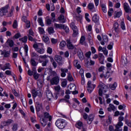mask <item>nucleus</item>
<instances>
[{
  "instance_id": "obj_30",
  "label": "nucleus",
  "mask_w": 131,
  "mask_h": 131,
  "mask_svg": "<svg viewBox=\"0 0 131 131\" xmlns=\"http://www.w3.org/2000/svg\"><path fill=\"white\" fill-rule=\"evenodd\" d=\"M94 118H95V116H94V115H89L88 117V120L90 122V123H89L88 122V123H89V124H91V123H92V121L94 120Z\"/></svg>"
},
{
  "instance_id": "obj_43",
  "label": "nucleus",
  "mask_w": 131,
  "mask_h": 131,
  "mask_svg": "<svg viewBox=\"0 0 131 131\" xmlns=\"http://www.w3.org/2000/svg\"><path fill=\"white\" fill-rule=\"evenodd\" d=\"M48 31L49 34H53V33H54L55 31L54 30V28L50 27L48 29Z\"/></svg>"
},
{
  "instance_id": "obj_49",
  "label": "nucleus",
  "mask_w": 131,
  "mask_h": 131,
  "mask_svg": "<svg viewBox=\"0 0 131 131\" xmlns=\"http://www.w3.org/2000/svg\"><path fill=\"white\" fill-rule=\"evenodd\" d=\"M38 30L39 31V33L40 34H43V33H45V29H43V28H41V27H39L38 28Z\"/></svg>"
},
{
  "instance_id": "obj_40",
  "label": "nucleus",
  "mask_w": 131,
  "mask_h": 131,
  "mask_svg": "<svg viewBox=\"0 0 131 131\" xmlns=\"http://www.w3.org/2000/svg\"><path fill=\"white\" fill-rule=\"evenodd\" d=\"M38 64V63L36 62V61H35V60L33 59H31V64L32 65V66L36 67L37 66Z\"/></svg>"
},
{
  "instance_id": "obj_32",
  "label": "nucleus",
  "mask_w": 131,
  "mask_h": 131,
  "mask_svg": "<svg viewBox=\"0 0 131 131\" xmlns=\"http://www.w3.org/2000/svg\"><path fill=\"white\" fill-rule=\"evenodd\" d=\"M122 15V12L121 11H115V17L116 18H119Z\"/></svg>"
},
{
  "instance_id": "obj_28",
  "label": "nucleus",
  "mask_w": 131,
  "mask_h": 131,
  "mask_svg": "<svg viewBox=\"0 0 131 131\" xmlns=\"http://www.w3.org/2000/svg\"><path fill=\"white\" fill-rule=\"evenodd\" d=\"M27 39H28V37L27 36H25L24 37L19 38V40L21 42H23L24 43H26L27 42Z\"/></svg>"
},
{
  "instance_id": "obj_10",
  "label": "nucleus",
  "mask_w": 131,
  "mask_h": 131,
  "mask_svg": "<svg viewBox=\"0 0 131 131\" xmlns=\"http://www.w3.org/2000/svg\"><path fill=\"white\" fill-rule=\"evenodd\" d=\"M11 70V64L10 63H6L5 64H2L1 70L5 71L7 70Z\"/></svg>"
},
{
  "instance_id": "obj_35",
  "label": "nucleus",
  "mask_w": 131,
  "mask_h": 131,
  "mask_svg": "<svg viewBox=\"0 0 131 131\" xmlns=\"http://www.w3.org/2000/svg\"><path fill=\"white\" fill-rule=\"evenodd\" d=\"M62 29H63V30H65V32H66V33H69V31H70V30H69V27H68L67 26L65 25H63Z\"/></svg>"
},
{
  "instance_id": "obj_25",
  "label": "nucleus",
  "mask_w": 131,
  "mask_h": 131,
  "mask_svg": "<svg viewBox=\"0 0 131 131\" xmlns=\"http://www.w3.org/2000/svg\"><path fill=\"white\" fill-rule=\"evenodd\" d=\"M46 96L48 99L49 100H51L52 98H53V94L52 93V92L50 91L49 90H47L46 91Z\"/></svg>"
},
{
  "instance_id": "obj_29",
  "label": "nucleus",
  "mask_w": 131,
  "mask_h": 131,
  "mask_svg": "<svg viewBox=\"0 0 131 131\" xmlns=\"http://www.w3.org/2000/svg\"><path fill=\"white\" fill-rule=\"evenodd\" d=\"M95 31L96 33H100L101 32V26L99 25H95Z\"/></svg>"
},
{
  "instance_id": "obj_59",
  "label": "nucleus",
  "mask_w": 131,
  "mask_h": 131,
  "mask_svg": "<svg viewBox=\"0 0 131 131\" xmlns=\"http://www.w3.org/2000/svg\"><path fill=\"white\" fill-rule=\"evenodd\" d=\"M121 28L122 29V30H125V25L124 21L121 22Z\"/></svg>"
},
{
  "instance_id": "obj_23",
  "label": "nucleus",
  "mask_w": 131,
  "mask_h": 131,
  "mask_svg": "<svg viewBox=\"0 0 131 131\" xmlns=\"http://www.w3.org/2000/svg\"><path fill=\"white\" fill-rule=\"evenodd\" d=\"M78 57L79 58L81 61H82L84 59V56H83V53L81 50H79L78 51Z\"/></svg>"
},
{
  "instance_id": "obj_56",
  "label": "nucleus",
  "mask_w": 131,
  "mask_h": 131,
  "mask_svg": "<svg viewBox=\"0 0 131 131\" xmlns=\"http://www.w3.org/2000/svg\"><path fill=\"white\" fill-rule=\"evenodd\" d=\"M89 16H90V14L89 13H86L85 14V19L87 22H91V19H89Z\"/></svg>"
},
{
  "instance_id": "obj_16",
  "label": "nucleus",
  "mask_w": 131,
  "mask_h": 131,
  "mask_svg": "<svg viewBox=\"0 0 131 131\" xmlns=\"http://www.w3.org/2000/svg\"><path fill=\"white\" fill-rule=\"evenodd\" d=\"M58 20L59 23H66V18H65V16H64V15L60 14L58 17Z\"/></svg>"
},
{
  "instance_id": "obj_45",
  "label": "nucleus",
  "mask_w": 131,
  "mask_h": 131,
  "mask_svg": "<svg viewBox=\"0 0 131 131\" xmlns=\"http://www.w3.org/2000/svg\"><path fill=\"white\" fill-rule=\"evenodd\" d=\"M52 21H53V20L50 19V18L47 17L46 19V24H47V25H51V24H52Z\"/></svg>"
},
{
  "instance_id": "obj_37",
  "label": "nucleus",
  "mask_w": 131,
  "mask_h": 131,
  "mask_svg": "<svg viewBox=\"0 0 131 131\" xmlns=\"http://www.w3.org/2000/svg\"><path fill=\"white\" fill-rule=\"evenodd\" d=\"M14 8L13 7H12L10 10V11L8 12V14H7L8 17H12L13 16V12L14 11Z\"/></svg>"
},
{
  "instance_id": "obj_22",
  "label": "nucleus",
  "mask_w": 131,
  "mask_h": 131,
  "mask_svg": "<svg viewBox=\"0 0 131 131\" xmlns=\"http://www.w3.org/2000/svg\"><path fill=\"white\" fill-rule=\"evenodd\" d=\"M55 61L58 63L59 65H62V57H61V56H56Z\"/></svg>"
},
{
  "instance_id": "obj_33",
  "label": "nucleus",
  "mask_w": 131,
  "mask_h": 131,
  "mask_svg": "<svg viewBox=\"0 0 131 131\" xmlns=\"http://www.w3.org/2000/svg\"><path fill=\"white\" fill-rule=\"evenodd\" d=\"M37 22L38 23H39L40 26H42V27H43V26H45V24H43V21H42V18L41 17H39L38 18Z\"/></svg>"
},
{
  "instance_id": "obj_46",
  "label": "nucleus",
  "mask_w": 131,
  "mask_h": 131,
  "mask_svg": "<svg viewBox=\"0 0 131 131\" xmlns=\"http://www.w3.org/2000/svg\"><path fill=\"white\" fill-rule=\"evenodd\" d=\"M54 27L55 28H57V29L59 28L60 29H62L63 28V25L54 24Z\"/></svg>"
},
{
  "instance_id": "obj_12",
  "label": "nucleus",
  "mask_w": 131,
  "mask_h": 131,
  "mask_svg": "<svg viewBox=\"0 0 131 131\" xmlns=\"http://www.w3.org/2000/svg\"><path fill=\"white\" fill-rule=\"evenodd\" d=\"M113 29L116 33H119L120 31L119 30V24L117 22H115L113 25Z\"/></svg>"
},
{
  "instance_id": "obj_24",
  "label": "nucleus",
  "mask_w": 131,
  "mask_h": 131,
  "mask_svg": "<svg viewBox=\"0 0 131 131\" xmlns=\"http://www.w3.org/2000/svg\"><path fill=\"white\" fill-rule=\"evenodd\" d=\"M43 118H45V119H47V118H48L49 121H52V116L50 115V114L48 112H45L44 113V117Z\"/></svg>"
},
{
  "instance_id": "obj_1",
  "label": "nucleus",
  "mask_w": 131,
  "mask_h": 131,
  "mask_svg": "<svg viewBox=\"0 0 131 131\" xmlns=\"http://www.w3.org/2000/svg\"><path fill=\"white\" fill-rule=\"evenodd\" d=\"M98 88L99 89L98 94L100 97L103 96V93H106L108 90V86L103 83H100Z\"/></svg>"
},
{
  "instance_id": "obj_36",
  "label": "nucleus",
  "mask_w": 131,
  "mask_h": 131,
  "mask_svg": "<svg viewBox=\"0 0 131 131\" xmlns=\"http://www.w3.org/2000/svg\"><path fill=\"white\" fill-rule=\"evenodd\" d=\"M100 7H101L102 10L103 12V13H107V8L106 7V5L105 4H101Z\"/></svg>"
},
{
  "instance_id": "obj_55",
  "label": "nucleus",
  "mask_w": 131,
  "mask_h": 131,
  "mask_svg": "<svg viewBox=\"0 0 131 131\" xmlns=\"http://www.w3.org/2000/svg\"><path fill=\"white\" fill-rule=\"evenodd\" d=\"M68 79L69 81H72L73 80V77H72V76L71 75V74L70 73H68Z\"/></svg>"
},
{
  "instance_id": "obj_8",
  "label": "nucleus",
  "mask_w": 131,
  "mask_h": 131,
  "mask_svg": "<svg viewBox=\"0 0 131 131\" xmlns=\"http://www.w3.org/2000/svg\"><path fill=\"white\" fill-rule=\"evenodd\" d=\"M54 90L56 91L57 95L59 96H64V90L61 89L60 85L54 86Z\"/></svg>"
},
{
  "instance_id": "obj_51",
  "label": "nucleus",
  "mask_w": 131,
  "mask_h": 131,
  "mask_svg": "<svg viewBox=\"0 0 131 131\" xmlns=\"http://www.w3.org/2000/svg\"><path fill=\"white\" fill-rule=\"evenodd\" d=\"M102 38H103V41H104V42H107L108 39V36L106 35H102Z\"/></svg>"
},
{
  "instance_id": "obj_39",
  "label": "nucleus",
  "mask_w": 131,
  "mask_h": 131,
  "mask_svg": "<svg viewBox=\"0 0 131 131\" xmlns=\"http://www.w3.org/2000/svg\"><path fill=\"white\" fill-rule=\"evenodd\" d=\"M41 46L42 47L43 46V45H42V43H39L38 44L37 43H35L33 45V47L34 48V49H35V50H36L37 49H39V46Z\"/></svg>"
},
{
  "instance_id": "obj_47",
  "label": "nucleus",
  "mask_w": 131,
  "mask_h": 131,
  "mask_svg": "<svg viewBox=\"0 0 131 131\" xmlns=\"http://www.w3.org/2000/svg\"><path fill=\"white\" fill-rule=\"evenodd\" d=\"M51 20H52L53 22H55L56 21V15L55 13H51Z\"/></svg>"
},
{
  "instance_id": "obj_14",
  "label": "nucleus",
  "mask_w": 131,
  "mask_h": 131,
  "mask_svg": "<svg viewBox=\"0 0 131 131\" xmlns=\"http://www.w3.org/2000/svg\"><path fill=\"white\" fill-rule=\"evenodd\" d=\"M92 21L95 22L96 25H99V24H100V23L99 22V16H98L97 14H95L92 17Z\"/></svg>"
},
{
  "instance_id": "obj_54",
  "label": "nucleus",
  "mask_w": 131,
  "mask_h": 131,
  "mask_svg": "<svg viewBox=\"0 0 131 131\" xmlns=\"http://www.w3.org/2000/svg\"><path fill=\"white\" fill-rule=\"evenodd\" d=\"M59 46L60 49H62V48H64V47L66 46V42H65L64 41H62L61 42H60Z\"/></svg>"
},
{
  "instance_id": "obj_48",
  "label": "nucleus",
  "mask_w": 131,
  "mask_h": 131,
  "mask_svg": "<svg viewBox=\"0 0 131 131\" xmlns=\"http://www.w3.org/2000/svg\"><path fill=\"white\" fill-rule=\"evenodd\" d=\"M112 74V73H110V72L107 71L106 74L104 75V78H109Z\"/></svg>"
},
{
  "instance_id": "obj_3",
  "label": "nucleus",
  "mask_w": 131,
  "mask_h": 131,
  "mask_svg": "<svg viewBox=\"0 0 131 131\" xmlns=\"http://www.w3.org/2000/svg\"><path fill=\"white\" fill-rule=\"evenodd\" d=\"M9 10H10V5H7L1 8L0 9V16L3 17V16L7 15V13H8Z\"/></svg>"
},
{
  "instance_id": "obj_38",
  "label": "nucleus",
  "mask_w": 131,
  "mask_h": 131,
  "mask_svg": "<svg viewBox=\"0 0 131 131\" xmlns=\"http://www.w3.org/2000/svg\"><path fill=\"white\" fill-rule=\"evenodd\" d=\"M117 86V83L114 82L113 84H110V88L113 91H114L115 89H116V87Z\"/></svg>"
},
{
  "instance_id": "obj_62",
  "label": "nucleus",
  "mask_w": 131,
  "mask_h": 131,
  "mask_svg": "<svg viewBox=\"0 0 131 131\" xmlns=\"http://www.w3.org/2000/svg\"><path fill=\"white\" fill-rule=\"evenodd\" d=\"M17 129H18V125L14 124L12 127V130L16 131Z\"/></svg>"
},
{
  "instance_id": "obj_41",
  "label": "nucleus",
  "mask_w": 131,
  "mask_h": 131,
  "mask_svg": "<svg viewBox=\"0 0 131 131\" xmlns=\"http://www.w3.org/2000/svg\"><path fill=\"white\" fill-rule=\"evenodd\" d=\"M36 51L39 54H43V53H45V49L42 48H37Z\"/></svg>"
},
{
  "instance_id": "obj_11",
  "label": "nucleus",
  "mask_w": 131,
  "mask_h": 131,
  "mask_svg": "<svg viewBox=\"0 0 131 131\" xmlns=\"http://www.w3.org/2000/svg\"><path fill=\"white\" fill-rule=\"evenodd\" d=\"M67 47L69 50H73L74 49V46L72 44L70 39H67Z\"/></svg>"
},
{
  "instance_id": "obj_44",
  "label": "nucleus",
  "mask_w": 131,
  "mask_h": 131,
  "mask_svg": "<svg viewBox=\"0 0 131 131\" xmlns=\"http://www.w3.org/2000/svg\"><path fill=\"white\" fill-rule=\"evenodd\" d=\"M82 123L81 122H78L76 124V127L77 128H78L79 129H80L81 128V126H82Z\"/></svg>"
},
{
  "instance_id": "obj_26",
  "label": "nucleus",
  "mask_w": 131,
  "mask_h": 131,
  "mask_svg": "<svg viewBox=\"0 0 131 131\" xmlns=\"http://www.w3.org/2000/svg\"><path fill=\"white\" fill-rule=\"evenodd\" d=\"M74 66L77 68V69H80L81 68V66L79 63H78V60H75L73 62Z\"/></svg>"
},
{
  "instance_id": "obj_18",
  "label": "nucleus",
  "mask_w": 131,
  "mask_h": 131,
  "mask_svg": "<svg viewBox=\"0 0 131 131\" xmlns=\"http://www.w3.org/2000/svg\"><path fill=\"white\" fill-rule=\"evenodd\" d=\"M2 55H4L5 58H9L10 55H11V51L7 50H3L2 52Z\"/></svg>"
},
{
  "instance_id": "obj_9",
  "label": "nucleus",
  "mask_w": 131,
  "mask_h": 131,
  "mask_svg": "<svg viewBox=\"0 0 131 131\" xmlns=\"http://www.w3.org/2000/svg\"><path fill=\"white\" fill-rule=\"evenodd\" d=\"M32 97L34 98H36V97H41L42 94H41V91L40 90H36L35 89H33L32 90Z\"/></svg>"
},
{
  "instance_id": "obj_20",
  "label": "nucleus",
  "mask_w": 131,
  "mask_h": 131,
  "mask_svg": "<svg viewBox=\"0 0 131 131\" xmlns=\"http://www.w3.org/2000/svg\"><path fill=\"white\" fill-rule=\"evenodd\" d=\"M43 107H45L46 111L50 112V105L49 102L47 101H45L43 102Z\"/></svg>"
},
{
  "instance_id": "obj_60",
  "label": "nucleus",
  "mask_w": 131,
  "mask_h": 131,
  "mask_svg": "<svg viewBox=\"0 0 131 131\" xmlns=\"http://www.w3.org/2000/svg\"><path fill=\"white\" fill-rule=\"evenodd\" d=\"M49 63V60L48 59H45L44 61L42 62V66L43 67H45V66H47V64Z\"/></svg>"
},
{
  "instance_id": "obj_61",
  "label": "nucleus",
  "mask_w": 131,
  "mask_h": 131,
  "mask_svg": "<svg viewBox=\"0 0 131 131\" xmlns=\"http://www.w3.org/2000/svg\"><path fill=\"white\" fill-rule=\"evenodd\" d=\"M47 53L51 55L53 53V49L51 47H48L47 51Z\"/></svg>"
},
{
  "instance_id": "obj_58",
  "label": "nucleus",
  "mask_w": 131,
  "mask_h": 131,
  "mask_svg": "<svg viewBox=\"0 0 131 131\" xmlns=\"http://www.w3.org/2000/svg\"><path fill=\"white\" fill-rule=\"evenodd\" d=\"M24 51L26 54V56H28V46L27 45H25L24 47Z\"/></svg>"
},
{
  "instance_id": "obj_50",
  "label": "nucleus",
  "mask_w": 131,
  "mask_h": 131,
  "mask_svg": "<svg viewBox=\"0 0 131 131\" xmlns=\"http://www.w3.org/2000/svg\"><path fill=\"white\" fill-rule=\"evenodd\" d=\"M33 77H34V79H35V80L38 79V78L39 77V74L37 73V72L34 73H33Z\"/></svg>"
},
{
  "instance_id": "obj_4",
  "label": "nucleus",
  "mask_w": 131,
  "mask_h": 131,
  "mask_svg": "<svg viewBox=\"0 0 131 131\" xmlns=\"http://www.w3.org/2000/svg\"><path fill=\"white\" fill-rule=\"evenodd\" d=\"M70 27L73 31V37H76V36L78 35V29H77V27L75 26L74 22H72L71 23Z\"/></svg>"
},
{
  "instance_id": "obj_21",
  "label": "nucleus",
  "mask_w": 131,
  "mask_h": 131,
  "mask_svg": "<svg viewBox=\"0 0 131 131\" xmlns=\"http://www.w3.org/2000/svg\"><path fill=\"white\" fill-rule=\"evenodd\" d=\"M88 9L91 11V12H96V10H95V5L94 3H89L88 6Z\"/></svg>"
},
{
  "instance_id": "obj_57",
  "label": "nucleus",
  "mask_w": 131,
  "mask_h": 131,
  "mask_svg": "<svg viewBox=\"0 0 131 131\" xmlns=\"http://www.w3.org/2000/svg\"><path fill=\"white\" fill-rule=\"evenodd\" d=\"M61 85L62 88H66V85H67V81L66 80L62 81Z\"/></svg>"
},
{
  "instance_id": "obj_15",
  "label": "nucleus",
  "mask_w": 131,
  "mask_h": 131,
  "mask_svg": "<svg viewBox=\"0 0 131 131\" xmlns=\"http://www.w3.org/2000/svg\"><path fill=\"white\" fill-rule=\"evenodd\" d=\"M123 125V123H119L116 125V129H115V131H122V128L121 126Z\"/></svg>"
},
{
  "instance_id": "obj_19",
  "label": "nucleus",
  "mask_w": 131,
  "mask_h": 131,
  "mask_svg": "<svg viewBox=\"0 0 131 131\" xmlns=\"http://www.w3.org/2000/svg\"><path fill=\"white\" fill-rule=\"evenodd\" d=\"M60 71L61 72V73L60 75L61 77H65V76H66V73L68 72V69L66 68H61L60 69Z\"/></svg>"
},
{
  "instance_id": "obj_27",
  "label": "nucleus",
  "mask_w": 131,
  "mask_h": 131,
  "mask_svg": "<svg viewBox=\"0 0 131 131\" xmlns=\"http://www.w3.org/2000/svg\"><path fill=\"white\" fill-rule=\"evenodd\" d=\"M42 40L44 41V42H45V43H50V38H49V36L47 35L43 36L42 37Z\"/></svg>"
},
{
  "instance_id": "obj_34",
  "label": "nucleus",
  "mask_w": 131,
  "mask_h": 131,
  "mask_svg": "<svg viewBox=\"0 0 131 131\" xmlns=\"http://www.w3.org/2000/svg\"><path fill=\"white\" fill-rule=\"evenodd\" d=\"M75 19L77 20V21L81 22V20H82V15L80 14L76 15L75 16Z\"/></svg>"
},
{
  "instance_id": "obj_17",
  "label": "nucleus",
  "mask_w": 131,
  "mask_h": 131,
  "mask_svg": "<svg viewBox=\"0 0 131 131\" xmlns=\"http://www.w3.org/2000/svg\"><path fill=\"white\" fill-rule=\"evenodd\" d=\"M123 8L126 13H129L130 7H129V5H128V4H127V3H124L123 4Z\"/></svg>"
},
{
  "instance_id": "obj_52",
  "label": "nucleus",
  "mask_w": 131,
  "mask_h": 131,
  "mask_svg": "<svg viewBox=\"0 0 131 131\" xmlns=\"http://www.w3.org/2000/svg\"><path fill=\"white\" fill-rule=\"evenodd\" d=\"M113 12H114L113 8H110L109 9V11L107 12L108 15L110 17H111L112 16V14H113Z\"/></svg>"
},
{
  "instance_id": "obj_42",
  "label": "nucleus",
  "mask_w": 131,
  "mask_h": 131,
  "mask_svg": "<svg viewBox=\"0 0 131 131\" xmlns=\"http://www.w3.org/2000/svg\"><path fill=\"white\" fill-rule=\"evenodd\" d=\"M7 42H8L9 47H10V48H12V47L14 46V41H13L12 40H8Z\"/></svg>"
},
{
  "instance_id": "obj_7",
  "label": "nucleus",
  "mask_w": 131,
  "mask_h": 131,
  "mask_svg": "<svg viewBox=\"0 0 131 131\" xmlns=\"http://www.w3.org/2000/svg\"><path fill=\"white\" fill-rule=\"evenodd\" d=\"M88 91L89 94H91L92 92L94 91L95 88H96V84H92V81H89L87 83Z\"/></svg>"
},
{
  "instance_id": "obj_5",
  "label": "nucleus",
  "mask_w": 131,
  "mask_h": 131,
  "mask_svg": "<svg viewBox=\"0 0 131 131\" xmlns=\"http://www.w3.org/2000/svg\"><path fill=\"white\" fill-rule=\"evenodd\" d=\"M35 107L37 113H38V112L40 111L41 112H42V111H45V108H43V105H42V103L37 102L35 103Z\"/></svg>"
},
{
  "instance_id": "obj_13",
  "label": "nucleus",
  "mask_w": 131,
  "mask_h": 131,
  "mask_svg": "<svg viewBox=\"0 0 131 131\" xmlns=\"http://www.w3.org/2000/svg\"><path fill=\"white\" fill-rule=\"evenodd\" d=\"M40 123H41L42 126L45 127L48 124V119L45 118H41L40 119Z\"/></svg>"
},
{
  "instance_id": "obj_53",
  "label": "nucleus",
  "mask_w": 131,
  "mask_h": 131,
  "mask_svg": "<svg viewBox=\"0 0 131 131\" xmlns=\"http://www.w3.org/2000/svg\"><path fill=\"white\" fill-rule=\"evenodd\" d=\"M21 34L20 33H17L13 36V38H15V39H18L19 37H21Z\"/></svg>"
},
{
  "instance_id": "obj_64",
  "label": "nucleus",
  "mask_w": 131,
  "mask_h": 131,
  "mask_svg": "<svg viewBox=\"0 0 131 131\" xmlns=\"http://www.w3.org/2000/svg\"><path fill=\"white\" fill-rule=\"evenodd\" d=\"M18 27V24L17 23V20H15L13 22V27L14 29L17 28V27Z\"/></svg>"
},
{
  "instance_id": "obj_31",
  "label": "nucleus",
  "mask_w": 131,
  "mask_h": 131,
  "mask_svg": "<svg viewBox=\"0 0 131 131\" xmlns=\"http://www.w3.org/2000/svg\"><path fill=\"white\" fill-rule=\"evenodd\" d=\"M13 121L12 119H8L7 121H5L4 122V123L5 124L4 125L5 126L10 125L11 124V123H13Z\"/></svg>"
},
{
  "instance_id": "obj_63",
  "label": "nucleus",
  "mask_w": 131,
  "mask_h": 131,
  "mask_svg": "<svg viewBox=\"0 0 131 131\" xmlns=\"http://www.w3.org/2000/svg\"><path fill=\"white\" fill-rule=\"evenodd\" d=\"M86 28L87 31H89V32H91V31L93 30V28L91 25H89L88 27H86Z\"/></svg>"
},
{
  "instance_id": "obj_6",
  "label": "nucleus",
  "mask_w": 131,
  "mask_h": 131,
  "mask_svg": "<svg viewBox=\"0 0 131 131\" xmlns=\"http://www.w3.org/2000/svg\"><path fill=\"white\" fill-rule=\"evenodd\" d=\"M59 82H60V78L58 76H56L50 80V83L52 85H57Z\"/></svg>"
},
{
  "instance_id": "obj_2",
  "label": "nucleus",
  "mask_w": 131,
  "mask_h": 131,
  "mask_svg": "<svg viewBox=\"0 0 131 131\" xmlns=\"http://www.w3.org/2000/svg\"><path fill=\"white\" fill-rule=\"evenodd\" d=\"M55 125L59 129H63L65 127V120L61 118L58 119L55 122Z\"/></svg>"
}]
</instances>
